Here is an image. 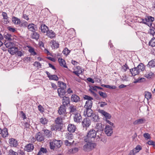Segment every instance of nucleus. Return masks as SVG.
Listing matches in <instances>:
<instances>
[{
    "label": "nucleus",
    "mask_w": 155,
    "mask_h": 155,
    "mask_svg": "<svg viewBox=\"0 0 155 155\" xmlns=\"http://www.w3.org/2000/svg\"><path fill=\"white\" fill-rule=\"evenodd\" d=\"M96 132L94 129H91L87 134V136L84 138L85 142H92L94 141L96 136Z\"/></svg>",
    "instance_id": "f257e3e1"
},
{
    "label": "nucleus",
    "mask_w": 155,
    "mask_h": 155,
    "mask_svg": "<svg viewBox=\"0 0 155 155\" xmlns=\"http://www.w3.org/2000/svg\"><path fill=\"white\" fill-rule=\"evenodd\" d=\"M83 146V150L85 151L88 152L93 149L96 146V144L92 142H87Z\"/></svg>",
    "instance_id": "f03ea898"
},
{
    "label": "nucleus",
    "mask_w": 155,
    "mask_h": 155,
    "mask_svg": "<svg viewBox=\"0 0 155 155\" xmlns=\"http://www.w3.org/2000/svg\"><path fill=\"white\" fill-rule=\"evenodd\" d=\"M84 99L87 100L84 105V108H91L92 105L93 98L89 96L85 95L84 96Z\"/></svg>",
    "instance_id": "7ed1b4c3"
},
{
    "label": "nucleus",
    "mask_w": 155,
    "mask_h": 155,
    "mask_svg": "<svg viewBox=\"0 0 155 155\" xmlns=\"http://www.w3.org/2000/svg\"><path fill=\"white\" fill-rule=\"evenodd\" d=\"M62 144V141L59 140H54L50 143V148L54 150L56 147H60Z\"/></svg>",
    "instance_id": "20e7f679"
},
{
    "label": "nucleus",
    "mask_w": 155,
    "mask_h": 155,
    "mask_svg": "<svg viewBox=\"0 0 155 155\" xmlns=\"http://www.w3.org/2000/svg\"><path fill=\"white\" fill-rule=\"evenodd\" d=\"M141 20V21H140V23L146 24L149 26H151L152 22L154 20V18L151 16H148L146 17L145 19L142 18Z\"/></svg>",
    "instance_id": "39448f33"
},
{
    "label": "nucleus",
    "mask_w": 155,
    "mask_h": 155,
    "mask_svg": "<svg viewBox=\"0 0 155 155\" xmlns=\"http://www.w3.org/2000/svg\"><path fill=\"white\" fill-rule=\"evenodd\" d=\"M93 114L91 108H85L84 109L83 114L85 117H90Z\"/></svg>",
    "instance_id": "423d86ee"
},
{
    "label": "nucleus",
    "mask_w": 155,
    "mask_h": 155,
    "mask_svg": "<svg viewBox=\"0 0 155 155\" xmlns=\"http://www.w3.org/2000/svg\"><path fill=\"white\" fill-rule=\"evenodd\" d=\"M104 131L107 136H110L113 133L112 127L110 126L107 125L105 128Z\"/></svg>",
    "instance_id": "0eeeda50"
},
{
    "label": "nucleus",
    "mask_w": 155,
    "mask_h": 155,
    "mask_svg": "<svg viewBox=\"0 0 155 155\" xmlns=\"http://www.w3.org/2000/svg\"><path fill=\"white\" fill-rule=\"evenodd\" d=\"M73 115L74 121L77 123L81 122L82 120V117L80 114L79 113H78Z\"/></svg>",
    "instance_id": "6e6552de"
},
{
    "label": "nucleus",
    "mask_w": 155,
    "mask_h": 155,
    "mask_svg": "<svg viewBox=\"0 0 155 155\" xmlns=\"http://www.w3.org/2000/svg\"><path fill=\"white\" fill-rule=\"evenodd\" d=\"M62 98V103L63 104L62 105L66 107L70 103V98L69 97L66 96H64Z\"/></svg>",
    "instance_id": "1a4fd4ad"
},
{
    "label": "nucleus",
    "mask_w": 155,
    "mask_h": 155,
    "mask_svg": "<svg viewBox=\"0 0 155 155\" xmlns=\"http://www.w3.org/2000/svg\"><path fill=\"white\" fill-rule=\"evenodd\" d=\"M4 38L8 41H11L16 39V36L14 35H12L10 34L7 33L4 35Z\"/></svg>",
    "instance_id": "9d476101"
},
{
    "label": "nucleus",
    "mask_w": 155,
    "mask_h": 155,
    "mask_svg": "<svg viewBox=\"0 0 155 155\" xmlns=\"http://www.w3.org/2000/svg\"><path fill=\"white\" fill-rule=\"evenodd\" d=\"M58 113L60 115H62L64 116L66 114V107L61 105L59 108Z\"/></svg>",
    "instance_id": "9b49d317"
},
{
    "label": "nucleus",
    "mask_w": 155,
    "mask_h": 155,
    "mask_svg": "<svg viewBox=\"0 0 155 155\" xmlns=\"http://www.w3.org/2000/svg\"><path fill=\"white\" fill-rule=\"evenodd\" d=\"M9 143L10 146L11 147H16L18 145L17 141L13 138L9 140Z\"/></svg>",
    "instance_id": "f8f14e48"
},
{
    "label": "nucleus",
    "mask_w": 155,
    "mask_h": 155,
    "mask_svg": "<svg viewBox=\"0 0 155 155\" xmlns=\"http://www.w3.org/2000/svg\"><path fill=\"white\" fill-rule=\"evenodd\" d=\"M98 112L104 116L106 120L110 119L111 117V116L109 114L103 110L100 109L98 110Z\"/></svg>",
    "instance_id": "ddd939ff"
},
{
    "label": "nucleus",
    "mask_w": 155,
    "mask_h": 155,
    "mask_svg": "<svg viewBox=\"0 0 155 155\" xmlns=\"http://www.w3.org/2000/svg\"><path fill=\"white\" fill-rule=\"evenodd\" d=\"M35 138L38 141H41L44 140V136L40 132L37 133L35 135Z\"/></svg>",
    "instance_id": "4468645a"
},
{
    "label": "nucleus",
    "mask_w": 155,
    "mask_h": 155,
    "mask_svg": "<svg viewBox=\"0 0 155 155\" xmlns=\"http://www.w3.org/2000/svg\"><path fill=\"white\" fill-rule=\"evenodd\" d=\"M70 113L71 115H74L78 112V110L76 109V107L72 105L69 107Z\"/></svg>",
    "instance_id": "2eb2a0df"
},
{
    "label": "nucleus",
    "mask_w": 155,
    "mask_h": 155,
    "mask_svg": "<svg viewBox=\"0 0 155 155\" xmlns=\"http://www.w3.org/2000/svg\"><path fill=\"white\" fill-rule=\"evenodd\" d=\"M91 122L89 119H84L82 122V124L84 127H88L90 125Z\"/></svg>",
    "instance_id": "dca6fc26"
},
{
    "label": "nucleus",
    "mask_w": 155,
    "mask_h": 155,
    "mask_svg": "<svg viewBox=\"0 0 155 155\" xmlns=\"http://www.w3.org/2000/svg\"><path fill=\"white\" fill-rule=\"evenodd\" d=\"M18 48L15 47V46L10 49H8V51L11 55H14L16 54V52L18 51Z\"/></svg>",
    "instance_id": "f3484780"
},
{
    "label": "nucleus",
    "mask_w": 155,
    "mask_h": 155,
    "mask_svg": "<svg viewBox=\"0 0 155 155\" xmlns=\"http://www.w3.org/2000/svg\"><path fill=\"white\" fill-rule=\"evenodd\" d=\"M2 15L3 17L4 23L6 24H8L9 22V21L7 13L5 12H2Z\"/></svg>",
    "instance_id": "a211bd4d"
},
{
    "label": "nucleus",
    "mask_w": 155,
    "mask_h": 155,
    "mask_svg": "<svg viewBox=\"0 0 155 155\" xmlns=\"http://www.w3.org/2000/svg\"><path fill=\"white\" fill-rule=\"evenodd\" d=\"M58 92L59 96L61 98L64 96V95L66 93L64 89L61 88H58Z\"/></svg>",
    "instance_id": "6ab92c4d"
},
{
    "label": "nucleus",
    "mask_w": 155,
    "mask_h": 155,
    "mask_svg": "<svg viewBox=\"0 0 155 155\" xmlns=\"http://www.w3.org/2000/svg\"><path fill=\"white\" fill-rule=\"evenodd\" d=\"M130 71L133 76H135L136 75L138 74L140 72L137 67H135L133 68L130 69Z\"/></svg>",
    "instance_id": "aec40b11"
},
{
    "label": "nucleus",
    "mask_w": 155,
    "mask_h": 155,
    "mask_svg": "<svg viewBox=\"0 0 155 155\" xmlns=\"http://www.w3.org/2000/svg\"><path fill=\"white\" fill-rule=\"evenodd\" d=\"M51 46L52 49H54L55 48H58L59 47V45L58 43L54 40H52L50 42Z\"/></svg>",
    "instance_id": "412c9836"
},
{
    "label": "nucleus",
    "mask_w": 155,
    "mask_h": 155,
    "mask_svg": "<svg viewBox=\"0 0 155 155\" xmlns=\"http://www.w3.org/2000/svg\"><path fill=\"white\" fill-rule=\"evenodd\" d=\"M146 121V120L144 118L138 119L134 122L133 124L134 125L140 124L144 123Z\"/></svg>",
    "instance_id": "4be33fe9"
},
{
    "label": "nucleus",
    "mask_w": 155,
    "mask_h": 155,
    "mask_svg": "<svg viewBox=\"0 0 155 155\" xmlns=\"http://www.w3.org/2000/svg\"><path fill=\"white\" fill-rule=\"evenodd\" d=\"M34 147L32 144L29 143L26 145L25 148V150L28 152H31L34 149Z\"/></svg>",
    "instance_id": "5701e85b"
},
{
    "label": "nucleus",
    "mask_w": 155,
    "mask_h": 155,
    "mask_svg": "<svg viewBox=\"0 0 155 155\" xmlns=\"http://www.w3.org/2000/svg\"><path fill=\"white\" fill-rule=\"evenodd\" d=\"M76 129V127L73 124H70L68 127V130L71 132H74Z\"/></svg>",
    "instance_id": "b1692460"
},
{
    "label": "nucleus",
    "mask_w": 155,
    "mask_h": 155,
    "mask_svg": "<svg viewBox=\"0 0 155 155\" xmlns=\"http://www.w3.org/2000/svg\"><path fill=\"white\" fill-rule=\"evenodd\" d=\"M71 100L74 102H77L80 101V98L76 94H72L71 96Z\"/></svg>",
    "instance_id": "393cba45"
},
{
    "label": "nucleus",
    "mask_w": 155,
    "mask_h": 155,
    "mask_svg": "<svg viewBox=\"0 0 155 155\" xmlns=\"http://www.w3.org/2000/svg\"><path fill=\"white\" fill-rule=\"evenodd\" d=\"M47 35L50 38H53L55 36V33L52 30H48L47 32Z\"/></svg>",
    "instance_id": "a878e982"
},
{
    "label": "nucleus",
    "mask_w": 155,
    "mask_h": 155,
    "mask_svg": "<svg viewBox=\"0 0 155 155\" xmlns=\"http://www.w3.org/2000/svg\"><path fill=\"white\" fill-rule=\"evenodd\" d=\"M12 21L13 23L15 25H19L21 23L20 19L15 17H13L12 18Z\"/></svg>",
    "instance_id": "bb28decb"
},
{
    "label": "nucleus",
    "mask_w": 155,
    "mask_h": 155,
    "mask_svg": "<svg viewBox=\"0 0 155 155\" xmlns=\"http://www.w3.org/2000/svg\"><path fill=\"white\" fill-rule=\"evenodd\" d=\"M58 61L60 64V65L64 68H67V66L66 65V63L64 60L62 58H59L58 59Z\"/></svg>",
    "instance_id": "cd10ccee"
},
{
    "label": "nucleus",
    "mask_w": 155,
    "mask_h": 155,
    "mask_svg": "<svg viewBox=\"0 0 155 155\" xmlns=\"http://www.w3.org/2000/svg\"><path fill=\"white\" fill-rule=\"evenodd\" d=\"M58 86L60 87L59 88L65 89L66 87V84L61 81L58 82Z\"/></svg>",
    "instance_id": "c85d7f7f"
},
{
    "label": "nucleus",
    "mask_w": 155,
    "mask_h": 155,
    "mask_svg": "<svg viewBox=\"0 0 155 155\" xmlns=\"http://www.w3.org/2000/svg\"><path fill=\"white\" fill-rule=\"evenodd\" d=\"M1 134H2V136L3 137H7L8 135L7 129L5 128L2 130V133Z\"/></svg>",
    "instance_id": "c756f323"
},
{
    "label": "nucleus",
    "mask_w": 155,
    "mask_h": 155,
    "mask_svg": "<svg viewBox=\"0 0 155 155\" xmlns=\"http://www.w3.org/2000/svg\"><path fill=\"white\" fill-rule=\"evenodd\" d=\"M77 70L73 71V73L77 75V76H79L80 74L82 73V70L81 68L79 66L77 67Z\"/></svg>",
    "instance_id": "7c9ffc66"
},
{
    "label": "nucleus",
    "mask_w": 155,
    "mask_h": 155,
    "mask_svg": "<svg viewBox=\"0 0 155 155\" xmlns=\"http://www.w3.org/2000/svg\"><path fill=\"white\" fill-rule=\"evenodd\" d=\"M40 28L41 32L44 33L47 32L48 30V27L45 25H41Z\"/></svg>",
    "instance_id": "2f4dec72"
},
{
    "label": "nucleus",
    "mask_w": 155,
    "mask_h": 155,
    "mask_svg": "<svg viewBox=\"0 0 155 155\" xmlns=\"http://www.w3.org/2000/svg\"><path fill=\"white\" fill-rule=\"evenodd\" d=\"M35 25L33 24H30L28 26V28L30 31L34 32L35 30Z\"/></svg>",
    "instance_id": "473e14b6"
},
{
    "label": "nucleus",
    "mask_w": 155,
    "mask_h": 155,
    "mask_svg": "<svg viewBox=\"0 0 155 155\" xmlns=\"http://www.w3.org/2000/svg\"><path fill=\"white\" fill-rule=\"evenodd\" d=\"M91 120L94 122L98 121L99 120V116L98 115L93 114L90 117Z\"/></svg>",
    "instance_id": "72a5a7b5"
},
{
    "label": "nucleus",
    "mask_w": 155,
    "mask_h": 155,
    "mask_svg": "<svg viewBox=\"0 0 155 155\" xmlns=\"http://www.w3.org/2000/svg\"><path fill=\"white\" fill-rule=\"evenodd\" d=\"M5 45L6 47L8 48V49H10L12 47H13L14 46H15V45L13 42L9 41L7 43H5Z\"/></svg>",
    "instance_id": "f704fd0d"
},
{
    "label": "nucleus",
    "mask_w": 155,
    "mask_h": 155,
    "mask_svg": "<svg viewBox=\"0 0 155 155\" xmlns=\"http://www.w3.org/2000/svg\"><path fill=\"white\" fill-rule=\"evenodd\" d=\"M136 67L140 72L143 71L145 69V66L142 63H140Z\"/></svg>",
    "instance_id": "c9c22d12"
},
{
    "label": "nucleus",
    "mask_w": 155,
    "mask_h": 155,
    "mask_svg": "<svg viewBox=\"0 0 155 155\" xmlns=\"http://www.w3.org/2000/svg\"><path fill=\"white\" fill-rule=\"evenodd\" d=\"M145 97L148 100L152 97V94L150 92L148 91H145Z\"/></svg>",
    "instance_id": "e433bc0d"
},
{
    "label": "nucleus",
    "mask_w": 155,
    "mask_h": 155,
    "mask_svg": "<svg viewBox=\"0 0 155 155\" xmlns=\"http://www.w3.org/2000/svg\"><path fill=\"white\" fill-rule=\"evenodd\" d=\"M39 35L38 33L34 32L31 35V38L33 39L38 40L39 38Z\"/></svg>",
    "instance_id": "4c0bfd02"
},
{
    "label": "nucleus",
    "mask_w": 155,
    "mask_h": 155,
    "mask_svg": "<svg viewBox=\"0 0 155 155\" xmlns=\"http://www.w3.org/2000/svg\"><path fill=\"white\" fill-rule=\"evenodd\" d=\"M64 119L63 117H57L55 120V123L58 124H61L62 123V120L63 119Z\"/></svg>",
    "instance_id": "58836bf2"
},
{
    "label": "nucleus",
    "mask_w": 155,
    "mask_h": 155,
    "mask_svg": "<svg viewBox=\"0 0 155 155\" xmlns=\"http://www.w3.org/2000/svg\"><path fill=\"white\" fill-rule=\"evenodd\" d=\"M40 122L43 124H45L47 123L48 120L45 117H42L40 119Z\"/></svg>",
    "instance_id": "ea45409f"
},
{
    "label": "nucleus",
    "mask_w": 155,
    "mask_h": 155,
    "mask_svg": "<svg viewBox=\"0 0 155 155\" xmlns=\"http://www.w3.org/2000/svg\"><path fill=\"white\" fill-rule=\"evenodd\" d=\"M96 128L99 130H102L103 129V126L101 123H97Z\"/></svg>",
    "instance_id": "a19ab883"
},
{
    "label": "nucleus",
    "mask_w": 155,
    "mask_h": 155,
    "mask_svg": "<svg viewBox=\"0 0 155 155\" xmlns=\"http://www.w3.org/2000/svg\"><path fill=\"white\" fill-rule=\"evenodd\" d=\"M78 149L77 147H74L69 150V152L71 153H74L78 152Z\"/></svg>",
    "instance_id": "79ce46f5"
},
{
    "label": "nucleus",
    "mask_w": 155,
    "mask_h": 155,
    "mask_svg": "<svg viewBox=\"0 0 155 155\" xmlns=\"http://www.w3.org/2000/svg\"><path fill=\"white\" fill-rule=\"evenodd\" d=\"M29 48L28 51L31 54L33 55H35L37 54V53L35 52L34 48L31 47H29Z\"/></svg>",
    "instance_id": "37998d69"
},
{
    "label": "nucleus",
    "mask_w": 155,
    "mask_h": 155,
    "mask_svg": "<svg viewBox=\"0 0 155 155\" xmlns=\"http://www.w3.org/2000/svg\"><path fill=\"white\" fill-rule=\"evenodd\" d=\"M44 132L45 134L48 137H51L52 135V132L47 130H45L44 131Z\"/></svg>",
    "instance_id": "c03bdc74"
},
{
    "label": "nucleus",
    "mask_w": 155,
    "mask_h": 155,
    "mask_svg": "<svg viewBox=\"0 0 155 155\" xmlns=\"http://www.w3.org/2000/svg\"><path fill=\"white\" fill-rule=\"evenodd\" d=\"M149 67H153L155 66V59L153 60L149 61L148 63Z\"/></svg>",
    "instance_id": "a18cd8bd"
},
{
    "label": "nucleus",
    "mask_w": 155,
    "mask_h": 155,
    "mask_svg": "<svg viewBox=\"0 0 155 155\" xmlns=\"http://www.w3.org/2000/svg\"><path fill=\"white\" fill-rule=\"evenodd\" d=\"M49 79L50 80L57 81L58 80V78L56 75H51L49 76Z\"/></svg>",
    "instance_id": "49530a36"
},
{
    "label": "nucleus",
    "mask_w": 155,
    "mask_h": 155,
    "mask_svg": "<svg viewBox=\"0 0 155 155\" xmlns=\"http://www.w3.org/2000/svg\"><path fill=\"white\" fill-rule=\"evenodd\" d=\"M51 129L52 131L59 130V127L58 125L51 126Z\"/></svg>",
    "instance_id": "de8ad7c7"
},
{
    "label": "nucleus",
    "mask_w": 155,
    "mask_h": 155,
    "mask_svg": "<svg viewBox=\"0 0 155 155\" xmlns=\"http://www.w3.org/2000/svg\"><path fill=\"white\" fill-rule=\"evenodd\" d=\"M8 155H18V153L12 149H10L8 151Z\"/></svg>",
    "instance_id": "09e8293b"
},
{
    "label": "nucleus",
    "mask_w": 155,
    "mask_h": 155,
    "mask_svg": "<svg viewBox=\"0 0 155 155\" xmlns=\"http://www.w3.org/2000/svg\"><path fill=\"white\" fill-rule=\"evenodd\" d=\"M149 45L151 46L152 47H154L155 46V38H152L149 42Z\"/></svg>",
    "instance_id": "8fccbe9b"
},
{
    "label": "nucleus",
    "mask_w": 155,
    "mask_h": 155,
    "mask_svg": "<svg viewBox=\"0 0 155 155\" xmlns=\"http://www.w3.org/2000/svg\"><path fill=\"white\" fill-rule=\"evenodd\" d=\"M66 138L69 141H72V140L73 139V136L71 134H66Z\"/></svg>",
    "instance_id": "3c124183"
},
{
    "label": "nucleus",
    "mask_w": 155,
    "mask_h": 155,
    "mask_svg": "<svg viewBox=\"0 0 155 155\" xmlns=\"http://www.w3.org/2000/svg\"><path fill=\"white\" fill-rule=\"evenodd\" d=\"M74 142V140H72V141H69L68 140H65L64 141V142L65 145L67 146H70Z\"/></svg>",
    "instance_id": "603ef678"
},
{
    "label": "nucleus",
    "mask_w": 155,
    "mask_h": 155,
    "mask_svg": "<svg viewBox=\"0 0 155 155\" xmlns=\"http://www.w3.org/2000/svg\"><path fill=\"white\" fill-rule=\"evenodd\" d=\"M153 73L152 72H150L148 74H146L144 75V76L147 78H151L153 76Z\"/></svg>",
    "instance_id": "864d4df0"
},
{
    "label": "nucleus",
    "mask_w": 155,
    "mask_h": 155,
    "mask_svg": "<svg viewBox=\"0 0 155 155\" xmlns=\"http://www.w3.org/2000/svg\"><path fill=\"white\" fill-rule=\"evenodd\" d=\"M142 149V148L140 145H137L136 146L134 150H135V152L137 153H138L140 150Z\"/></svg>",
    "instance_id": "5fc2aeb1"
},
{
    "label": "nucleus",
    "mask_w": 155,
    "mask_h": 155,
    "mask_svg": "<svg viewBox=\"0 0 155 155\" xmlns=\"http://www.w3.org/2000/svg\"><path fill=\"white\" fill-rule=\"evenodd\" d=\"M99 94L100 96L103 98H105L107 96V94L106 93L103 92L102 91H99Z\"/></svg>",
    "instance_id": "6e6d98bb"
},
{
    "label": "nucleus",
    "mask_w": 155,
    "mask_h": 155,
    "mask_svg": "<svg viewBox=\"0 0 155 155\" xmlns=\"http://www.w3.org/2000/svg\"><path fill=\"white\" fill-rule=\"evenodd\" d=\"M143 80H144L145 79L144 78H139L137 79L134 82V83H137L141 82L142 81H143Z\"/></svg>",
    "instance_id": "4d7b16f0"
},
{
    "label": "nucleus",
    "mask_w": 155,
    "mask_h": 155,
    "mask_svg": "<svg viewBox=\"0 0 155 155\" xmlns=\"http://www.w3.org/2000/svg\"><path fill=\"white\" fill-rule=\"evenodd\" d=\"M129 68L127 64H125L122 67L121 69L123 70L124 71H126L129 69Z\"/></svg>",
    "instance_id": "13d9d810"
},
{
    "label": "nucleus",
    "mask_w": 155,
    "mask_h": 155,
    "mask_svg": "<svg viewBox=\"0 0 155 155\" xmlns=\"http://www.w3.org/2000/svg\"><path fill=\"white\" fill-rule=\"evenodd\" d=\"M70 51L67 48H65L63 51V53L65 55H67L69 54Z\"/></svg>",
    "instance_id": "bf43d9fd"
},
{
    "label": "nucleus",
    "mask_w": 155,
    "mask_h": 155,
    "mask_svg": "<svg viewBox=\"0 0 155 155\" xmlns=\"http://www.w3.org/2000/svg\"><path fill=\"white\" fill-rule=\"evenodd\" d=\"M143 136L146 140L150 139L151 138L150 134L148 133H145L143 134Z\"/></svg>",
    "instance_id": "052dcab7"
},
{
    "label": "nucleus",
    "mask_w": 155,
    "mask_h": 155,
    "mask_svg": "<svg viewBox=\"0 0 155 155\" xmlns=\"http://www.w3.org/2000/svg\"><path fill=\"white\" fill-rule=\"evenodd\" d=\"M8 29L10 31L12 32H15L16 31L15 28L11 27L10 26L8 27Z\"/></svg>",
    "instance_id": "680f3d73"
},
{
    "label": "nucleus",
    "mask_w": 155,
    "mask_h": 155,
    "mask_svg": "<svg viewBox=\"0 0 155 155\" xmlns=\"http://www.w3.org/2000/svg\"><path fill=\"white\" fill-rule=\"evenodd\" d=\"M34 66H36L37 67L40 68L41 66V64L38 61H35L34 62L33 64Z\"/></svg>",
    "instance_id": "e2e57ef3"
},
{
    "label": "nucleus",
    "mask_w": 155,
    "mask_h": 155,
    "mask_svg": "<svg viewBox=\"0 0 155 155\" xmlns=\"http://www.w3.org/2000/svg\"><path fill=\"white\" fill-rule=\"evenodd\" d=\"M39 152H40L41 153L42 152L43 153H46L47 152V151L46 148L41 147Z\"/></svg>",
    "instance_id": "0e129e2a"
},
{
    "label": "nucleus",
    "mask_w": 155,
    "mask_h": 155,
    "mask_svg": "<svg viewBox=\"0 0 155 155\" xmlns=\"http://www.w3.org/2000/svg\"><path fill=\"white\" fill-rule=\"evenodd\" d=\"M147 143L150 145H152L153 147H155V142L152 140L149 141L147 142Z\"/></svg>",
    "instance_id": "69168bd1"
},
{
    "label": "nucleus",
    "mask_w": 155,
    "mask_h": 155,
    "mask_svg": "<svg viewBox=\"0 0 155 155\" xmlns=\"http://www.w3.org/2000/svg\"><path fill=\"white\" fill-rule=\"evenodd\" d=\"M17 54L18 55V56L19 57H21L23 55V53L22 52L20 51H18L16 52V54Z\"/></svg>",
    "instance_id": "338daca9"
},
{
    "label": "nucleus",
    "mask_w": 155,
    "mask_h": 155,
    "mask_svg": "<svg viewBox=\"0 0 155 155\" xmlns=\"http://www.w3.org/2000/svg\"><path fill=\"white\" fill-rule=\"evenodd\" d=\"M136 153L135 152V150L133 149L130 151L128 155H134Z\"/></svg>",
    "instance_id": "774afa93"
}]
</instances>
